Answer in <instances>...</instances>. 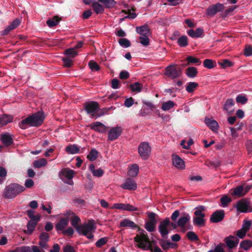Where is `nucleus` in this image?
Returning <instances> with one entry per match:
<instances>
[{
    "label": "nucleus",
    "instance_id": "nucleus-1",
    "mask_svg": "<svg viewBox=\"0 0 252 252\" xmlns=\"http://www.w3.org/2000/svg\"><path fill=\"white\" fill-rule=\"evenodd\" d=\"M134 239L136 243V246L142 250H151L153 252H162L161 249L158 247L156 246L153 249L152 248L151 243L147 234L144 230H142L140 233V234L136 235Z\"/></svg>",
    "mask_w": 252,
    "mask_h": 252
},
{
    "label": "nucleus",
    "instance_id": "nucleus-2",
    "mask_svg": "<svg viewBox=\"0 0 252 252\" xmlns=\"http://www.w3.org/2000/svg\"><path fill=\"white\" fill-rule=\"evenodd\" d=\"M44 119V114L42 112H38L33 114L24 120L19 124V126L22 129H25L28 126H36L40 125Z\"/></svg>",
    "mask_w": 252,
    "mask_h": 252
},
{
    "label": "nucleus",
    "instance_id": "nucleus-3",
    "mask_svg": "<svg viewBox=\"0 0 252 252\" xmlns=\"http://www.w3.org/2000/svg\"><path fill=\"white\" fill-rule=\"evenodd\" d=\"M96 229L95 223L94 220H89L87 222L80 225L77 232L80 235L86 236L89 239L94 238V233Z\"/></svg>",
    "mask_w": 252,
    "mask_h": 252
},
{
    "label": "nucleus",
    "instance_id": "nucleus-4",
    "mask_svg": "<svg viewBox=\"0 0 252 252\" xmlns=\"http://www.w3.org/2000/svg\"><path fill=\"white\" fill-rule=\"evenodd\" d=\"M25 190L24 187L16 183H12L5 187L3 191V196L6 198L13 199Z\"/></svg>",
    "mask_w": 252,
    "mask_h": 252
},
{
    "label": "nucleus",
    "instance_id": "nucleus-5",
    "mask_svg": "<svg viewBox=\"0 0 252 252\" xmlns=\"http://www.w3.org/2000/svg\"><path fill=\"white\" fill-rule=\"evenodd\" d=\"M182 74V69L177 65L171 64L165 68V75L171 79L179 77Z\"/></svg>",
    "mask_w": 252,
    "mask_h": 252
},
{
    "label": "nucleus",
    "instance_id": "nucleus-6",
    "mask_svg": "<svg viewBox=\"0 0 252 252\" xmlns=\"http://www.w3.org/2000/svg\"><path fill=\"white\" fill-rule=\"evenodd\" d=\"M151 147L148 142H142L138 147V152L140 157L144 160L147 159L151 153Z\"/></svg>",
    "mask_w": 252,
    "mask_h": 252
},
{
    "label": "nucleus",
    "instance_id": "nucleus-7",
    "mask_svg": "<svg viewBox=\"0 0 252 252\" xmlns=\"http://www.w3.org/2000/svg\"><path fill=\"white\" fill-rule=\"evenodd\" d=\"M85 109L87 113L90 114L92 118H97L99 105L97 102L91 101L86 103L85 105Z\"/></svg>",
    "mask_w": 252,
    "mask_h": 252
},
{
    "label": "nucleus",
    "instance_id": "nucleus-8",
    "mask_svg": "<svg viewBox=\"0 0 252 252\" xmlns=\"http://www.w3.org/2000/svg\"><path fill=\"white\" fill-rule=\"evenodd\" d=\"M169 224L170 220L168 218H166L163 221L160 222L158 226V230L162 237H167L169 231V230L168 229Z\"/></svg>",
    "mask_w": 252,
    "mask_h": 252
},
{
    "label": "nucleus",
    "instance_id": "nucleus-9",
    "mask_svg": "<svg viewBox=\"0 0 252 252\" xmlns=\"http://www.w3.org/2000/svg\"><path fill=\"white\" fill-rule=\"evenodd\" d=\"M111 209H118L122 211L133 212L137 211L138 208L135 207L129 204L115 203L110 207Z\"/></svg>",
    "mask_w": 252,
    "mask_h": 252
},
{
    "label": "nucleus",
    "instance_id": "nucleus-10",
    "mask_svg": "<svg viewBox=\"0 0 252 252\" xmlns=\"http://www.w3.org/2000/svg\"><path fill=\"white\" fill-rule=\"evenodd\" d=\"M123 129L120 126H116L111 128L108 132V140L114 141L121 135Z\"/></svg>",
    "mask_w": 252,
    "mask_h": 252
},
{
    "label": "nucleus",
    "instance_id": "nucleus-11",
    "mask_svg": "<svg viewBox=\"0 0 252 252\" xmlns=\"http://www.w3.org/2000/svg\"><path fill=\"white\" fill-rule=\"evenodd\" d=\"M235 207L237 210L240 212L246 213L247 212H251L252 209L249 210V202L245 199H241L237 202Z\"/></svg>",
    "mask_w": 252,
    "mask_h": 252
},
{
    "label": "nucleus",
    "instance_id": "nucleus-12",
    "mask_svg": "<svg viewBox=\"0 0 252 252\" xmlns=\"http://www.w3.org/2000/svg\"><path fill=\"white\" fill-rule=\"evenodd\" d=\"M224 9V6L222 4L217 3L212 5L207 9L206 14L210 17L214 16L218 12L222 11Z\"/></svg>",
    "mask_w": 252,
    "mask_h": 252
},
{
    "label": "nucleus",
    "instance_id": "nucleus-13",
    "mask_svg": "<svg viewBox=\"0 0 252 252\" xmlns=\"http://www.w3.org/2000/svg\"><path fill=\"white\" fill-rule=\"evenodd\" d=\"M251 189V187L248 185H241L237 187L234 189L233 195L238 197L244 196Z\"/></svg>",
    "mask_w": 252,
    "mask_h": 252
},
{
    "label": "nucleus",
    "instance_id": "nucleus-14",
    "mask_svg": "<svg viewBox=\"0 0 252 252\" xmlns=\"http://www.w3.org/2000/svg\"><path fill=\"white\" fill-rule=\"evenodd\" d=\"M121 187L125 189L135 190L137 189V184L135 181L131 178L126 179Z\"/></svg>",
    "mask_w": 252,
    "mask_h": 252
},
{
    "label": "nucleus",
    "instance_id": "nucleus-15",
    "mask_svg": "<svg viewBox=\"0 0 252 252\" xmlns=\"http://www.w3.org/2000/svg\"><path fill=\"white\" fill-rule=\"evenodd\" d=\"M224 217V212L222 210H218L212 214L210 217V221L217 223L221 221Z\"/></svg>",
    "mask_w": 252,
    "mask_h": 252
},
{
    "label": "nucleus",
    "instance_id": "nucleus-16",
    "mask_svg": "<svg viewBox=\"0 0 252 252\" xmlns=\"http://www.w3.org/2000/svg\"><path fill=\"white\" fill-rule=\"evenodd\" d=\"M172 164L178 169H183L185 168V162L184 160L177 155L172 156Z\"/></svg>",
    "mask_w": 252,
    "mask_h": 252
},
{
    "label": "nucleus",
    "instance_id": "nucleus-17",
    "mask_svg": "<svg viewBox=\"0 0 252 252\" xmlns=\"http://www.w3.org/2000/svg\"><path fill=\"white\" fill-rule=\"evenodd\" d=\"M224 241L226 246L229 249H232L236 247L239 243L238 239L236 237L232 235L226 238Z\"/></svg>",
    "mask_w": 252,
    "mask_h": 252
},
{
    "label": "nucleus",
    "instance_id": "nucleus-18",
    "mask_svg": "<svg viewBox=\"0 0 252 252\" xmlns=\"http://www.w3.org/2000/svg\"><path fill=\"white\" fill-rule=\"evenodd\" d=\"M39 245L43 249H47V242L49 240V234L46 232H42L39 235Z\"/></svg>",
    "mask_w": 252,
    "mask_h": 252
},
{
    "label": "nucleus",
    "instance_id": "nucleus-19",
    "mask_svg": "<svg viewBox=\"0 0 252 252\" xmlns=\"http://www.w3.org/2000/svg\"><path fill=\"white\" fill-rule=\"evenodd\" d=\"M0 140L5 146H9L13 143L12 135L9 133H4L1 134Z\"/></svg>",
    "mask_w": 252,
    "mask_h": 252
},
{
    "label": "nucleus",
    "instance_id": "nucleus-20",
    "mask_svg": "<svg viewBox=\"0 0 252 252\" xmlns=\"http://www.w3.org/2000/svg\"><path fill=\"white\" fill-rule=\"evenodd\" d=\"M234 101L232 98L226 100L223 106V109L229 114H232L234 111Z\"/></svg>",
    "mask_w": 252,
    "mask_h": 252
},
{
    "label": "nucleus",
    "instance_id": "nucleus-21",
    "mask_svg": "<svg viewBox=\"0 0 252 252\" xmlns=\"http://www.w3.org/2000/svg\"><path fill=\"white\" fill-rule=\"evenodd\" d=\"M204 122L205 124L213 131H217L218 130L219 125L215 120L205 118Z\"/></svg>",
    "mask_w": 252,
    "mask_h": 252
},
{
    "label": "nucleus",
    "instance_id": "nucleus-22",
    "mask_svg": "<svg viewBox=\"0 0 252 252\" xmlns=\"http://www.w3.org/2000/svg\"><path fill=\"white\" fill-rule=\"evenodd\" d=\"M90 127L92 129L101 133L104 132L106 129V126L99 122L92 123Z\"/></svg>",
    "mask_w": 252,
    "mask_h": 252
},
{
    "label": "nucleus",
    "instance_id": "nucleus-23",
    "mask_svg": "<svg viewBox=\"0 0 252 252\" xmlns=\"http://www.w3.org/2000/svg\"><path fill=\"white\" fill-rule=\"evenodd\" d=\"M136 32L141 36L150 35V29L147 25L137 27Z\"/></svg>",
    "mask_w": 252,
    "mask_h": 252
},
{
    "label": "nucleus",
    "instance_id": "nucleus-24",
    "mask_svg": "<svg viewBox=\"0 0 252 252\" xmlns=\"http://www.w3.org/2000/svg\"><path fill=\"white\" fill-rule=\"evenodd\" d=\"M188 35L192 38H199L202 36L203 30L201 28H197L195 31L189 30L187 31Z\"/></svg>",
    "mask_w": 252,
    "mask_h": 252
},
{
    "label": "nucleus",
    "instance_id": "nucleus-25",
    "mask_svg": "<svg viewBox=\"0 0 252 252\" xmlns=\"http://www.w3.org/2000/svg\"><path fill=\"white\" fill-rule=\"evenodd\" d=\"M89 168L94 177H100L104 174V171L100 168L95 169L94 164H90Z\"/></svg>",
    "mask_w": 252,
    "mask_h": 252
},
{
    "label": "nucleus",
    "instance_id": "nucleus-26",
    "mask_svg": "<svg viewBox=\"0 0 252 252\" xmlns=\"http://www.w3.org/2000/svg\"><path fill=\"white\" fill-rule=\"evenodd\" d=\"M68 218L61 219L55 226L56 230L57 231H63L64 228L68 225Z\"/></svg>",
    "mask_w": 252,
    "mask_h": 252
},
{
    "label": "nucleus",
    "instance_id": "nucleus-27",
    "mask_svg": "<svg viewBox=\"0 0 252 252\" xmlns=\"http://www.w3.org/2000/svg\"><path fill=\"white\" fill-rule=\"evenodd\" d=\"M120 225L121 227H128L132 229L135 228L137 227V225L133 221L127 219H125L122 220L120 222Z\"/></svg>",
    "mask_w": 252,
    "mask_h": 252
},
{
    "label": "nucleus",
    "instance_id": "nucleus-28",
    "mask_svg": "<svg viewBox=\"0 0 252 252\" xmlns=\"http://www.w3.org/2000/svg\"><path fill=\"white\" fill-rule=\"evenodd\" d=\"M12 121V117L11 116L6 115H0V127H2L7 124L11 122Z\"/></svg>",
    "mask_w": 252,
    "mask_h": 252
},
{
    "label": "nucleus",
    "instance_id": "nucleus-29",
    "mask_svg": "<svg viewBox=\"0 0 252 252\" xmlns=\"http://www.w3.org/2000/svg\"><path fill=\"white\" fill-rule=\"evenodd\" d=\"M101 3L97 1H94L92 4V6L93 8L94 11L96 14L102 13L104 11L103 7L100 4Z\"/></svg>",
    "mask_w": 252,
    "mask_h": 252
},
{
    "label": "nucleus",
    "instance_id": "nucleus-30",
    "mask_svg": "<svg viewBox=\"0 0 252 252\" xmlns=\"http://www.w3.org/2000/svg\"><path fill=\"white\" fill-rule=\"evenodd\" d=\"M160 246L163 250H166L170 248H175L176 244L165 240H160L159 242Z\"/></svg>",
    "mask_w": 252,
    "mask_h": 252
},
{
    "label": "nucleus",
    "instance_id": "nucleus-31",
    "mask_svg": "<svg viewBox=\"0 0 252 252\" xmlns=\"http://www.w3.org/2000/svg\"><path fill=\"white\" fill-rule=\"evenodd\" d=\"M47 164V161L44 158H41L38 160H34L33 162L34 167L36 168H40L42 167L46 166Z\"/></svg>",
    "mask_w": 252,
    "mask_h": 252
},
{
    "label": "nucleus",
    "instance_id": "nucleus-32",
    "mask_svg": "<svg viewBox=\"0 0 252 252\" xmlns=\"http://www.w3.org/2000/svg\"><path fill=\"white\" fill-rule=\"evenodd\" d=\"M194 214L195 217L204 218L205 217V214L203 213L206 210L205 207L203 206H199L195 208Z\"/></svg>",
    "mask_w": 252,
    "mask_h": 252
},
{
    "label": "nucleus",
    "instance_id": "nucleus-33",
    "mask_svg": "<svg viewBox=\"0 0 252 252\" xmlns=\"http://www.w3.org/2000/svg\"><path fill=\"white\" fill-rule=\"evenodd\" d=\"M139 169V166L136 164H134L129 168L127 174L130 177H135L138 173Z\"/></svg>",
    "mask_w": 252,
    "mask_h": 252
},
{
    "label": "nucleus",
    "instance_id": "nucleus-34",
    "mask_svg": "<svg viewBox=\"0 0 252 252\" xmlns=\"http://www.w3.org/2000/svg\"><path fill=\"white\" fill-rule=\"evenodd\" d=\"M190 216L188 214H186L184 216L181 217L177 221V226L183 227L189 220Z\"/></svg>",
    "mask_w": 252,
    "mask_h": 252
},
{
    "label": "nucleus",
    "instance_id": "nucleus-35",
    "mask_svg": "<svg viewBox=\"0 0 252 252\" xmlns=\"http://www.w3.org/2000/svg\"><path fill=\"white\" fill-rule=\"evenodd\" d=\"M198 71L195 67H189L187 68L186 74L189 78H194L196 76Z\"/></svg>",
    "mask_w": 252,
    "mask_h": 252
},
{
    "label": "nucleus",
    "instance_id": "nucleus-36",
    "mask_svg": "<svg viewBox=\"0 0 252 252\" xmlns=\"http://www.w3.org/2000/svg\"><path fill=\"white\" fill-rule=\"evenodd\" d=\"M65 151L69 154H75L79 152V148L76 145H70L66 147Z\"/></svg>",
    "mask_w": 252,
    "mask_h": 252
},
{
    "label": "nucleus",
    "instance_id": "nucleus-37",
    "mask_svg": "<svg viewBox=\"0 0 252 252\" xmlns=\"http://www.w3.org/2000/svg\"><path fill=\"white\" fill-rule=\"evenodd\" d=\"M98 2L103 4L104 7L108 8L113 7L116 3L114 0H98Z\"/></svg>",
    "mask_w": 252,
    "mask_h": 252
},
{
    "label": "nucleus",
    "instance_id": "nucleus-38",
    "mask_svg": "<svg viewBox=\"0 0 252 252\" xmlns=\"http://www.w3.org/2000/svg\"><path fill=\"white\" fill-rule=\"evenodd\" d=\"M61 18L58 16H54L51 19H49L47 21V25L49 27H53L57 25L60 22Z\"/></svg>",
    "mask_w": 252,
    "mask_h": 252
},
{
    "label": "nucleus",
    "instance_id": "nucleus-39",
    "mask_svg": "<svg viewBox=\"0 0 252 252\" xmlns=\"http://www.w3.org/2000/svg\"><path fill=\"white\" fill-rule=\"evenodd\" d=\"M37 223L33 221H29L27 224V230L25 231V233L28 235H31L34 231Z\"/></svg>",
    "mask_w": 252,
    "mask_h": 252
},
{
    "label": "nucleus",
    "instance_id": "nucleus-40",
    "mask_svg": "<svg viewBox=\"0 0 252 252\" xmlns=\"http://www.w3.org/2000/svg\"><path fill=\"white\" fill-rule=\"evenodd\" d=\"M203 65L207 68L212 69L216 65V63L215 61L212 60L205 59L203 62Z\"/></svg>",
    "mask_w": 252,
    "mask_h": 252
},
{
    "label": "nucleus",
    "instance_id": "nucleus-41",
    "mask_svg": "<svg viewBox=\"0 0 252 252\" xmlns=\"http://www.w3.org/2000/svg\"><path fill=\"white\" fill-rule=\"evenodd\" d=\"M65 54L67 57L73 58L77 55L78 52L75 48H71L66 50Z\"/></svg>",
    "mask_w": 252,
    "mask_h": 252
},
{
    "label": "nucleus",
    "instance_id": "nucleus-42",
    "mask_svg": "<svg viewBox=\"0 0 252 252\" xmlns=\"http://www.w3.org/2000/svg\"><path fill=\"white\" fill-rule=\"evenodd\" d=\"M80 221L81 220L79 217L73 215L71 220V224L76 229V230L77 229L80 227V225H79V223L80 222Z\"/></svg>",
    "mask_w": 252,
    "mask_h": 252
},
{
    "label": "nucleus",
    "instance_id": "nucleus-43",
    "mask_svg": "<svg viewBox=\"0 0 252 252\" xmlns=\"http://www.w3.org/2000/svg\"><path fill=\"white\" fill-rule=\"evenodd\" d=\"M175 103L171 100H169L164 102L161 106V109L163 111H167L174 107Z\"/></svg>",
    "mask_w": 252,
    "mask_h": 252
},
{
    "label": "nucleus",
    "instance_id": "nucleus-44",
    "mask_svg": "<svg viewBox=\"0 0 252 252\" xmlns=\"http://www.w3.org/2000/svg\"><path fill=\"white\" fill-rule=\"evenodd\" d=\"M177 43L180 47H186L188 45V37L186 36H181L177 40Z\"/></svg>",
    "mask_w": 252,
    "mask_h": 252
},
{
    "label": "nucleus",
    "instance_id": "nucleus-45",
    "mask_svg": "<svg viewBox=\"0 0 252 252\" xmlns=\"http://www.w3.org/2000/svg\"><path fill=\"white\" fill-rule=\"evenodd\" d=\"M130 88L132 92L139 93L142 90V86L138 82H135L130 85Z\"/></svg>",
    "mask_w": 252,
    "mask_h": 252
},
{
    "label": "nucleus",
    "instance_id": "nucleus-46",
    "mask_svg": "<svg viewBox=\"0 0 252 252\" xmlns=\"http://www.w3.org/2000/svg\"><path fill=\"white\" fill-rule=\"evenodd\" d=\"M98 154V152L96 150L93 149L87 156V158L91 161H94L97 158Z\"/></svg>",
    "mask_w": 252,
    "mask_h": 252
},
{
    "label": "nucleus",
    "instance_id": "nucleus-47",
    "mask_svg": "<svg viewBox=\"0 0 252 252\" xmlns=\"http://www.w3.org/2000/svg\"><path fill=\"white\" fill-rule=\"evenodd\" d=\"M75 172L71 169H66L62 172L63 175L68 179L73 178Z\"/></svg>",
    "mask_w": 252,
    "mask_h": 252
},
{
    "label": "nucleus",
    "instance_id": "nucleus-48",
    "mask_svg": "<svg viewBox=\"0 0 252 252\" xmlns=\"http://www.w3.org/2000/svg\"><path fill=\"white\" fill-rule=\"evenodd\" d=\"M240 247L245 250H248L252 247V241L251 240H245L240 243Z\"/></svg>",
    "mask_w": 252,
    "mask_h": 252
},
{
    "label": "nucleus",
    "instance_id": "nucleus-49",
    "mask_svg": "<svg viewBox=\"0 0 252 252\" xmlns=\"http://www.w3.org/2000/svg\"><path fill=\"white\" fill-rule=\"evenodd\" d=\"M198 84L195 82H189L186 87V91L188 93H192L198 87Z\"/></svg>",
    "mask_w": 252,
    "mask_h": 252
},
{
    "label": "nucleus",
    "instance_id": "nucleus-50",
    "mask_svg": "<svg viewBox=\"0 0 252 252\" xmlns=\"http://www.w3.org/2000/svg\"><path fill=\"white\" fill-rule=\"evenodd\" d=\"M187 61L188 62V65L189 63H194L199 65L201 63L199 59L195 58L191 56H189L187 57Z\"/></svg>",
    "mask_w": 252,
    "mask_h": 252
},
{
    "label": "nucleus",
    "instance_id": "nucleus-51",
    "mask_svg": "<svg viewBox=\"0 0 252 252\" xmlns=\"http://www.w3.org/2000/svg\"><path fill=\"white\" fill-rule=\"evenodd\" d=\"M156 222L148 221L146 223L145 228L149 232H153L155 229Z\"/></svg>",
    "mask_w": 252,
    "mask_h": 252
},
{
    "label": "nucleus",
    "instance_id": "nucleus-52",
    "mask_svg": "<svg viewBox=\"0 0 252 252\" xmlns=\"http://www.w3.org/2000/svg\"><path fill=\"white\" fill-rule=\"evenodd\" d=\"M150 35L140 36L139 38L140 43L144 46H147L149 44L150 39L149 37Z\"/></svg>",
    "mask_w": 252,
    "mask_h": 252
},
{
    "label": "nucleus",
    "instance_id": "nucleus-53",
    "mask_svg": "<svg viewBox=\"0 0 252 252\" xmlns=\"http://www.w3.org/2000/svg\"><path fill=\"white\" fill-rule=\"evenodd\" d=\"M193 221L194 224L197 226H203L205 224V220L204 218L194 217Z\"/></svg>",
    "mask_w": 252,
    "mask_h": 252
},
{
    "label": "nucleus",
    "instance_id": "nucleus-54",
    "mask_svg": "<svg viewBox=\"0 0 252 252\" xmlns=\"http://www.w3.org/2000/svg\"><path fill=\"white\" fill-rule=\"evenodd\" d=\"M120 45L124 48H127L130 46V41L126 38H120L119 40Z\"/></svg>",
    "mask_w": 252,
    "mask_h": 252
},
{
    "label": "nucleus",
    "instance_id": "nucleus-55",
    "mask_svg": "<svg viewBox=\"0 0 252 252\" xmlns=\"http://www.w3.org/2000/svg\"><path fill=\"white\" fill-rule=\"evenodd\" d=\"M231 201V199L227 196H223L220 198V202L223 207H225Z\"/></svg>",
    "mask_w": 252,
    "mask_h": 252
},
{
    "label": "nucleus",
    "instance_id": "nucleus-56",
    "mask_svg": "<svg viewBox=\"0 0 252 252\" xmlns=\"http://www.w3.org/2000/svg\"><path fill=\"white\" fill-rule=\"evenodd\" d=\"M111 109H113V107H110L109 108H104L102 109H98V113H97V114L96 115V117H99L105 114H107L109 110H110Z\"/></svg>",
    "mask_w": 252,
    "mask_h": 252
},
{
    "label": "nucleus",
    "instance_id": "nucleus-57",
    "mask_svg": "<svg viewBox=\"0 0 252 252\" xmlns=\"http://www.w3.org/2000/svg\"><path fill=\"white\" fill-rule=\"evenodd\" d=\"M107 238H101L97 241V242L95 243V246L97 248H100L102 246L104 245L107 243Z\"/></svg>",
    "mask_w": 252,
    "mask_h": 252
},
{
    "label": "nucleus",
    "instance_id": "nucleus-58",
    "mask_svg": "<svg viewBox=\"0 0 252 252\" xmlns=\"http://www.w3.org/2000/svg\"><path fill=\"white\" fill-rule=\"evenodd\" d=\"M90 69L93 71H98L99 69V66L98 64L93 61H91L89 63Z\"/></svg>",
    "mask_w": 252,
    "mask_h": 252
},
{
    "label": "nucleus",
    "instance_id": "nucleus-59",
    "mask_svg": "<svg viewBox=\"0 0 252 252\" xmlns=\"http://www.w3.org/2000/svg\"><path fill=\"white\" fill-rule=\"evenodd\" d=\"M236 100L237 103L245 104L247 102L248 99L245 96L240 94L236 97Z\"/></svg>",
    "mask_w": 252,
    "mask_h": 252
},
{
    "label": "nucleus",
    "instance_id": "nucleus-60",
    "mask_svg": "<svg viewBox=\"0 0 252 252\" xmlns=\"http://www.w3.org/2000/svg\"><path fill=\"white\" fill-rule=\"evenodd\" d=\"M63 61L65 67H69L72 65L73 61L71 58L66 57L63 58Z\"/></svg>",
    "mask_w": 252,
    "mask_h": 252
},
{
    "label": "nucleus",
    "instance_id": "nucleus-61",
    "mask_svg": "<svg viewBox=\"0 0 252 252\" xmlns=\"http://www.w3.org/2000/svg\"><path fill=\"white\" fill-rule=\"evenodd\" d=\"M21 23V21L19 19H16L13 21L9 25L11 29L14 30Z\"/></svg>",
    "mask_w": 252,
    "mask_h": 252
},
{
    "label": "nucleus",
    "instance_id": "nucleus-62",
    "mask_svg": "<svg viewBox=\"0 0 252 252\" xmlns=\"http://www.w3.org/2000/svg\"><path fill=\"white\" fill-rule=\"evenodd\" d=\"M220 65L223 67H230L232 65V63L228 60H223L219 63Z\"/></svg>",
    "mask_w": 252,
    "mask_h": 252
},
{
    "label": "nucleus",
    "instance_id": "nucleus-63",
    "mask_svg": "<svg viewBox=\"0 0 252 252\" xmlns=\"http://www.w3.org/2000/svg\"><path fill=\"white\" fill-rule=\"evenodd\" d=\"M187 236L189 239L191 241H195L197 240V236L192 231H189L187 234Z\"/></svg>",
    "mask_w": 252,
    "mask_h": 252
},
{
    "label": "nucleus",
    "instance_id": "nucleus-64",
    "mask_svg": "<svg viewBox=\"0 0 252 252\" xmlns=\"http://www.w3.org/2000/svg\"><path fill=\"white\" fill-rule=\"evenodd\" d=\"M18 252H32V246H23L17 249Z\"/></svg>",
    "mask_w": 252,
    "mask_h": 252
}]
</instances>
